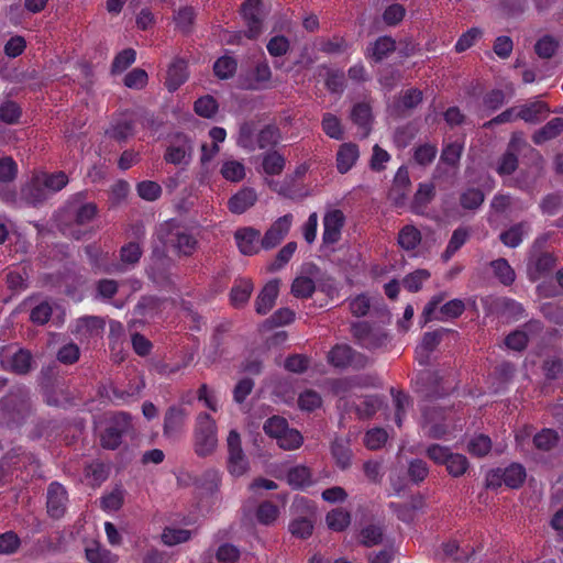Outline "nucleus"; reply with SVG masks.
Segmentation results:
<instances>
[{"instance_id": "obj_9", "label": "nucleus", "mask_w": 563, "mask_h": 563, "mask_svg": "<svg viewBox=\"0 0 563 563\" xmlns=\"http://www.w3.org/2000/svg\"><path fill=\"white\" fill-rule=\"evenodd\" d=\"M130 429V416L118 412L113 416L110 426L101 435V445L104 449L115 450L122 441V435Z\"/></svg>"}, {"instance_id": "obj_21", "label": "nucleus", "mask_w": 563, "mask_h": 563, "mask_svg": "<svg viewBox=\"0 0 563 563\" xmlns=\"http://www.w3.org/2000/svg\"><path fill=\"white\" fill-rule=\"evenodd\" d=\"M257 201V194L251 187H244L228 201L229 210L234 214H242Z\"/></svg>"}, {"instance_id": "obj_60", "label": "nucleus", "mask_w": 563, "mask_h": 563, "mask_svg": "<svg viewBox=\"0 0 563 563\" xmlns=\"http://www.w3.org/2000/svg\"><path fill=\"white\" fill-rule=\"evenodd\" d=\"M388 434L382 428L368 430L364 437V443L369 450L380 449L387 441Z\"/></svg>"}, {"instance_id": "obj_20", "label": "nucleus", "mask_w": 563, "mask_h": 563, "mask_svg": "<svg viewBox=\"0 0 563 563\" xmlns=\"http://www.w3.org/2000/svg\"><path fill=\"white\" fill-rule=\"evenodd\" d=\"M278 292L279 282L277 279L268 282L255 300L256 312L262 316L268 313L275 305Z\"/></svg>"}, {"instance_id": "obj_17", "label": "nucleus", "mask_w": 563, "mask_h": 563, "mask_svg": "<svg viewBox=\"0 0 563 563\" xmlns=\"http://www.w3.org/2000/svg\"><path fill=\"white\" fill-rule=\"evenodd\" d=\"M442 411L432 409L423 411L422 428L429 438L441 439L449 433V428L442 422Z\"/></svg>"}, {"instance_id": "obj_52", "label": "nucleus", "mask_w": 563, "mask_h": 563, "mask_svg": "<svg viewBox=\"0 0 563 563\" xmlns=\"http://www.w3.org/2000/svg\"><path fill=\"white\" fill-rule=\"evenodd\" d=\"M32 366V355L26 350H19L13 354L10 367L13 372L18 374H26Z\"/></svg>"}, {"instance_id": "obj_61", "label": "nucleus", "mask_w": 563, "mask_h": 563, "mask_svg": "<svg viewBox=\"0 0 563 563\" xmlns=\"http://www.w3.org/2000/svg\"><path fill=\"white\" fill-rule=\"evenodd\" d=\"M136 190L139 196L147 201H154L159 198L162 194L161 186L152 180H144L137 184Z\"/></svg>"}, {"instance_id": "obj_41", "label": "nucleus", "mask_w": 563, "mask_h": 563, "mask_svg": "<svg viewBox=\"0 0 563 563\" xmlns=\"http://www.w3.org/2000/svg\"><path fill=\"white\" fill-rule=\"evenodd\" d=\"M285 157L277 151L263 155L262 167L267 175H279L285 168Z\"/></svg>"}, {"instance_id": "obj_51", "label": "nucleus", "mask_w": 563, "mask_h": 563, "mask_svg": "<svg viewBox=\"0 0 563 563\" xmlns=\"http://www.w3.org/2000/svg\"><path fill=\"white\" fill-rule=\"evenodd\" d=\"M495 276L504 284L510 285L515 280V272L505 258H498L490 263Z\"/></svg>"}, {"instance_id": "obj_14", "label": "nucleus", "mask_w": 563, "mask_h": 563, "mask_svg": "<svg viewBox=\"0 0 563 563\" xmlns=\"http://www.w3.org/2000/svg\"><path fill=\"white\" fill-rule=\"evenodd\" d=\"M68 494L58 482H52L47 487V514L54 519L62 518L67 509Z\"/></svg>"}, {"instance_id": "obj_43", "label": "nucleus", "mask_w": 563, "mask_h": 563, "mask_svg": "<svg viewBox=\"0 0 563 563\" xmlns=\"http://www.w3.org/2000/svg\"><path fill=\"white\" fill-rule=\"evenodd\" d=\"M287 481L294 488L306 487L311 484V472L307 466H295L288 471Z\"/></svg>"}, {"instance_id": "obj_53", "label": "nucleus", "mask_w": 563, "mask_h": 563, "mask_svg": "<svg viewBox=\"0 0 563 563\" xmlns=\"http://www.w3.org/2000/svg\"><path fill=\"white\" fill-rule=\"evenodd\" d=\"M21 117V108L12 100H4L0 103V121L7 124H14Z\"/></svg>"}, {"instance_id": "obj_38", "label": "nucleus", "mask_w": 563, "mask_h": 563, "mask_svg": "<svg viewBox=\"0 0 563 563\" xmlns=\"http://www.w3.org/2000/svg\"><path fill=\"white\" fill-rule=\"evenodd\" d=\"M563 132V119L553 118L543 128L533 134V142L541 144L545 141L552 140Z\"/></svg>"}, {"instance_id": "obj_29", "label": "nucleus", "mask_w": 563, "mask_h": 563, "mask_svg": "<svg viewBox=\"0 0 563 563\" xmlns=\"http://www.w3.org/2000/svg\"><path fill=\"white\" fill-rule=\"evenodd\" d=\"M253 291V283L247 278H239L234 282V285L230 291L231 303L239 308L244 306Z\"/></svg>"}, {"instance_id": "obj_37", "label": "nucleus", "mask_w": 563, "mask_h": 563, "mask_svg": "<svg viewBox=\"0 0 563 563\" xmlns=\"http://www.w3.org/2000/svg\"><path fill=\"white\" fill-rule=\"evenodd\" d=\"M530 231V225L528 222H520L512 227H510L507 231L500 234V241L509 247H517L521 242L523 236Z\"/></svg>"}, {"instance_id": "obj_48", "label": "nucleus", "mask_w": 563, "mask_h": 563, "mask_svg": "<svg viewBox=\"0 0 563 563\" xmlns=\"http://www.w3.org/2000/svg\"><path fill=\"white\" fill-rule=\"evenodd\" d=\"M558 442L559 434L552 429H543L533 437L534 446L541 451H550Z\"/></svg>"}, {"instance_id": "obj_25", "label": "nucleus", "mask_w": 563, "mask_h": 563, "mask_svg": "<svg viewBox=\"0 0 563 563\" xmlns=\"http://www.w3.org/2000/svg\"><path fill=\"white\" fill-rule=\"evenodd\" d=\"M351 120L360 129L361 137H366L371 131L372 109L368 103H356L351 111Z\"/></svg>"}, {"instance_id": "obj_24", "label": "nucleus", "mask_w": 563, "mask_h": 563, "mask_svg": "<svg viewBox=\"0 0 563 563\" xmlns=\"http://www.w3.org/2000/svg\"><path fill=\"white\" fill-rule=\"evenodd\" d=\"M435 196V186L432 183H421L413 196L411 211L416 214H424L428 205Z\"/></svg>"}, {"instance_id": "obj_18", "label": "nucleus", "mask_w": 563, "mask_h": 563, "mask_svg": "<svg viewBox=\"0 0 563 563\" xmlns=\"http://www.w3.org/2000/svg\"><path fill=\"white\" fill-rule=\"evenodd\" d=\"M261 232L254 228L239 229L234 239L240 252L244 255H253L258 252Z\"/></svg>"}, {"instance_id": "obj_5", "label": "nucleus", "mask_w": 563, "mask_h": 563, "mask_svg": "<svg viewBox=\"0 0 563 563\" xmlns=\"http://www.w3.org/2000/svg\"><path fill=\"white\" fill-rule=\"evenodd\" d=\"M328 361L331 365L341 368L347 366L363 368L368 364V358L365 355L353 351L352 347L346 344L335 345L329 352Z\"/></svg>"}, {"instance_id": "obj_39", "label": "nucleus", "mask_w": 563, "mask_h": 563, "mask_svg": "<svg viewBox=\"0 0 563 563\" xmlns=\"http://www.w3.org/2000/svg\"><path fill=\"white\" fill-rule=\"evenodd\" d=\"M86 558L90 563H117L118 556L99 543L86 548Z\"/></svg>"}, {"instance_id": "obj_55", "label": "nucleus", "mask_w": 563, "mask_h": 563, "mask_svg": "<svg viewBox=\"0 0 563 563\" xmlns=\"http://www.w3.org/2000/svg\"><path fill=\"white\" fill-rule=\"evenodd\" d=\"M21 545L19 536L13 531H7L0 534V554H14Z\"/></svg>"}, {"instance_id": "obj_15", "label": "nucleus", "mask_w": 563, "mask_h": 563, "mask_svg": "<svg viewBox=\"0 0 563 563\" xmlns=\"http://www.w3.org/2000/svg\"><path fill=\"white\" fill-rule=\"evenodd\" d=\"M164 243L176 251L179 255L189 256L196 251L198 242L191 233L180 228H176L168 231L164 239Z\"/></svg>"}, {"instance_id": "obj_34", "label": "nucleus", "mask_w": 563, "mask_h": 563, "mask_svg": "<svg viewBox=\"0 0 563 563\" xmlns=\"http://www.w3.org/2000/svg\"><path fill=\"white\" fill-rule=\"evenodd\" d=\"M442 338V331H433L424 333L421 343L416 350L417 358L420 364L428 361L429 354L438 346Z\"/></svg>"}, {"instance_id": "obj_54", "label": "nucleus", "mask_w": 563, "mask_h": 563, "mask_svg": "<svg viewBox=\"0 0 563 563\" xmlns=\"http://www.w3.org/2000/svg\"><path fill=\"white\" fill-rule=\"evenodd\" d=\"M280 140L279 129L275 125H266L257 134V146L260 148H266L268 146L276 145Z\"/></svg>"}, {"instance_id": "obj_6", "label": "nucleus", "mask_w": 563, "mask_h": 563, "mask_svg": "<svg viewBox=\"0 0 563 563\" xmlns=\"http://www.w3.org/2000/svg\"><path fill=\"white\" fill-rule=\"evenodd\" d=\"M228 468L234 476L243 475L249 467L247 459L242 450L241 438L236 430H231L227 438Z\"/></svg>"}, {"instance_id": "obj_31", "label": "nucleus", "mask_w": 563, "mask_h": 563, "mask_svg": "<svg viewBox=\"0 0 563 563\" xmlns=\"http://www.w3.org/2000/svg\"><path fill=\"white\" fill-rule=\"evenodd\" d=\"M142 256V249L136 242H129L120 250L121 264L117 265L114 271H123L130 266H135Z\"/></svg>"}, {"instance_id": "obj_11", "label": "nucleus", "mask_w": 563, "mask_h": 563, "mask_svg": "<svg viewBox=\"0 0 563 563\" xmlns=\"http://www.w3.org/2000/svg\"><path fill=\"white\" fill-rule=\"evenodd\" d=\"M294 217L291 213L276 219L264 233L261 240V247L264 250H272L276 247L288 234L292 225Z\"/></svg>"}, {"instance_id": "obj_16", "label": "nucleus", "mask_w": 563, "mask_h": 563, "mask_svg": "<svg viewBox=\"0 0 563 563\" xmlns=\"http://www.w3.org/2000/svg\"><path fill=\"white\" fill-rule=\"evenodd\" d=\"M410 177L408 169L404 166L399 167L393 180V185L388 192L389 200L396 207L405 206L410 190Z\"/></svg>"}, {"instance_id": "obj_46", "label": "nucleus", "mask_w": 563, "mask_h": 563, "mask_svg": "<svg viewBox=\"0 0 563 563\" xmlns=\"http://www.w3.org/2000/svg\"><path fill=\"white\" fill-rule=\"evenodd\" d=\"M296 250L297 243L288 242L278 251L275 260L268 264L267 271L273 273L283 268L290 261Z\"/></svg>"}, {"instance_id": "obj_22", "label": "nucleus", "mask_w": 563, "mask_h": 563, "mask_svg": "<svg viewBox=\"0 0 563 563\" xmlns=\"http://www.w3.org/2000/svg\"><path fill=\"white\" fill-rule=\"evenodd\" d=\"M360 157L358 146L352 142L343 143L336 153V169L340 174H346L356 164Z\"/></svg>"}, {"instance_id": "obj_64", "label": "nucleus", "mask_w": 563, "mask_h": 563, "mask_svg": "<svg viewBox=\"0 0 563 563\" xmlns=\"http://www.w3.org/2000/svg\"><path fill=\"white\" fill-rule=\"evenodd\" d=\"M213 70L214 74L221 79L230 78L236 70V62L231 57H220L214 63Z\"/></svg>"}, {"instance_id": "obj_62", "label": "nucleus", "mask_w": 563, "mask_h": 563, "mask_svg": "<svg viewBox=\"0 0 563 563\" xmlns=\"http://www.w3.org/2000/svg\"><path fill=\"white\" fill-rule=\"evenodd\" d=\"M190 539V531L179 528H166L162 540L167 545H176Z\"/></svg>"}, {"instance_id": "obj_44", "label": "nucleus", "mask_w": 563, "mask_h": 563, "mask_svg": "<svg viewBox=\"0 0 563 563\" xmlns=\"http://www.w3.org/2000/svg\"><path fill=\"white\" fill-rule=\"evenodd\" d=\"M321 126L323 132L331 139L342 140L344 137V131L340 119L330 112L323 114Z\"/></svg>"}, {"instance_id": "obj_30", "label": "nucleus", "mask_w": 563, "mask_h": 563, "mask_svg": "<svg viewBox=\"0 0 563 563\" xmlns=\"http://www.w3.org/2000/svg\"><path fill=\"white\" fill-rule=\"evenodd\" d=\"M111 139L123 142L134 133V121L131 117H123L115 120L106 132Z\"/></svg>"}, {"instance_id": "obj_27", "label": "nucleus", "mask_w": 563, "mask_h": 563, "mask_svg": "<svg viewBox=\"0 0 563 563\" xmlns=\"http://www.w3.org/2000/svg\"><path fill=\"white\" fill-rule=\"evenodd\" d=\"M186 416L183 408L170 407L165 413L164 434L168 438L177 434L185 423Z\"/></svg>"}, {"instance_id": "obj_3", "label": "nucleus", "mask_w": 563, "mask_h": 563, "mask_svg": "<svg viewBox=\"0 0 563 563\" xmlns=\"http://www.w3.org/2000/svg\"><path fill=\"white\" fill-rule=\"evenodd\" d=\"M218 445L217 424L208 413H199L195 428V452L199 456L210 455Z\"/></svg>"}, {"instance_id": "obj_28", "label": "nucleus", "mask_w": 563, "mask_h": 563, "mask_svg": "<svg viewBox=\"0 0 563 563\" xmlns=\"http://www.w3.org/2000/svg\"><path fill=\"white\" fill-rule=\"evenodd\" d=\"M187 78V64L183 59H176L167 70L166 86L169 91H175L186 81Z\"/></svg>"}, {"instance_id": "obj_7", "label": "nucleus", "mask_w": 563, "mask_h": 563, "mask_svg": "<svg viewBox=\"0 0 563 563\" xmlns=\"http://www.w3.org/2000/svg\"><path fill=\"white\" fill-rule=\"evenodd\" d=\"M526 476L525 467L521 464L512 463L504 470L498 468L488 474L487 486H499L503 481L506 486L510 488H518L523 484Z\"/></svg>"}, {"instance_id": "obj_12", "label": "nucleus", "mask_w": 563, "mask_h": 563, "mask_svg": "<svg viewBox=\"0 0 563 563\" xmlns=\"http://www.w3.org/2000/svg\"><path fill=\"white\" fill-rule=\"evenodd\" d=\"M344 224L345 216L342 210L336 208L327 209L323 216V243L330 245L339 242Z\"/></svg>"}, {"instance_id": "obj_42", "label": "nucleus", "mask_w": 563, "mask_h": 563, "mask_svg": "<svg viewBox=\"0 0 563 563\" xmlns=\"http://www.w3.org/2000/svg\"><path fill=\"white\" fill-rule=\"evenodd\" d=\"M421 242V233L413 225H405L398 234L399 245L407 251L416 249Z\"/></svg>"}, {"instance_id": "obj_47", "label": "nucleus", "mask_w": 563, "mask_h": 563, "mask_svg": "<svg viewBox=\"0 0 563 563\" xmlns=\"http://www.w3.org/2000/svg\"><path fill=\"white\" fill-rule=\"evenodd\" d=\"M316 290L314 282L307 276H298L291 284V294L296 298H309Z\"/></svg>"}, {"instance_id": "obj_58", "label": "nucleus", "mask_w": 563, "mask_h": 563, "mask_svg": "<svg viewBox=\"0 0 563 563\" xmlns=\"http://www.w3.org/2000/svg\"><path fill=\"white\" fill-rule=\"evenodd\" d=\"M195 111L203 118H212L218 111V103L211 96H203L195 102Z\"/></svg>"}, {"instance_id": "obj_19", "label": "nucleus", "mask_w": 563, "mask_h": 563, "mask_svg": "<svg viewBox=\"0 0 563 563\" xmlns=\"http://www.w3.org/2000/svg\"><path fill=\"white\" fill-rule=\"evenodd\" d=\"M550 112L549 106L540 100H533L518 107L516 118L527 123H538L543 120Z\"/></svg>"}, {"instance_id": "obj_56", "label": "nucleus", "mask_w": 563, "mask_h": 563, "mask_svg": "<svg viewBox=\"0 0 563 563\" xmlns=\"http://www.w3.org/2000/svg\"><path fill=\"white\" fill-rule=\"evenodd\" d=\"M429 277L430 273L427 269H417L404 278L402 285L409 291H418Z\"/></svg>"}, {"instance_id": "obj_40", "label": "nucleus", "mask_w": 563, "mask_h": 563, "mask_svg": "<svg viewBox=\"0 0 563 563\" xmlns=\"http://www.w3.org/2000/svg\"><path fill=\"white\" fill-rule=\"evenodd\" d=\"M468 236V230L465 228L461 227L454 230L446 249L442 254L443 261H449L466 243Z\"/></svg>"}, {"instance_id": "obj_45", "label": "nucleus", "mask_w": 563, "mask_h": 563, "mask_svg": "<svg viewBox=\"0 0 563 563\" xmlns=\"http://www.w3.org/2000/svg\"><path fill=\"white\" fill-rule=\"evenodd\" d=\"M288 428L289 426L287 420L279 416H273L268 418L263 426L265 433L268 437L275 439L277 442Z\"/></svg>"}, {"instance_id": "obj_10", "label": "nucleus", "mask_w": 563, "mask_h": 563, "mask_svg": "<svg viewBox=\"0 0 563 563\" xmlns=\"http://www.w3.org/2000/svg\"><path fill=\"white\" fill-rule=\"evenodd\" d=\"M352 334L358 344L365 349L374 350L385 344L387 335L380 329H374L366 322L352 324Z\"/></svg>"}, {"instance_id": "obj_57", "label": "nucleus", "mask_w": 563, "mask_h": 563, "mask_svg": "<svg viewBox=\"0 0 563 563\" xmlns=\"http://www.w3.org/2000/svg\"><path fill=\"white\" fill-rule=\"evenodd\" d=\"M361 543L365 547H373L383 541V529L376 525H368L360 533Z\"/></svg>"}, {"instance_id": "obj_4", "label": "nucleus", "mask_w": 563, "mask_h": 563, "mask_svg": "<svg viewBox=\"0 0 563 563\" xmlns=\"http://www.w3.org/2000/svg\"><path fill=\"white\" fill-rule=\"evenodd\" d=\"M533 151L519 133H514L506 152L501 155L496 166V172L501 175H511L518 167V154L523 150Z\"/></svg>"}, {"instance_id": "obj_1", "label": "nucleus", "mask_w": 563, "mask_h": 563, "mask_svg": "<svg viewBox=\"0 0 563 563\" xmlns=\"http://www.w3.org/2000/svg\"><path fill=\"white\" fill-rule=\"evenodd\" d=\"M97 216V206L92 202H69L60 218V230L65 235L80 240L88 231L86 225Z\"/></svg>"}, {"instance_id": "obj_63", "label": "nucleus", "mask_w": 563, "mask_h": 563, "mask_svg": "<svg viewBox=\"0 0 563 563\" xmlns=\"http://www.w3.org/2000/svg\"><path fill=\"white\" fill-rule=\"evenodd\" d=\"M302 441L303 438L298 430L288 428L277 444L284 450H296L302 444Z\"/></svg>"}, {"instance_id": "obj_8", "label": "nucleus", "mask_w": 563, "mask_h": 563, "mask_svg": "<svg viewBox=\"0 0 563 563\" xmlns=\"http://www.w3.org/2000/svg\"><path fill=\"white\" fill-rule=\"evenodd\" d=\"M192 145L188 136L184 134L175 135L167 146L164 159L173 165H188L191 159Z\"/></svg>"}, {"instance_id": "obj_26", "label": "nucleus", "mask_w": 563, "mask_h": 563, "mask_svg": "<svg viewBox=\"0 0 563 563\" xmlns=\"http://www.w3.org/2000/svg\"><path fill=\"white\" fill-rule=\"evenodd\" d=\"M331 453L340 468L345 470L351 465L352 451L347 438H335L331 444Z\"/></svg>"}, {"instance_id": "obj_50", "label": "nucleus", "mask_w": 563, "mask_h": 563, "mask_svg": "<svg viewBox=\"0 0 563 563\" xmlns=\"http://www.w3.org/2000/svg\"><path fill=\"white\" fill-rule=\"evenodd\" d=\"M350 514L342 508L333 509L327 515V523L329 528L334 531L344 530L350 525Z\"/></svg>"}, {"instance_id": "obj_32", "label": "nucleus", "mask_w": 563, "mask_h": 563, "mask_svg": "<svg viewBox=\"0 0 563 563\" xmlns=\"http://www.w3.org/2000/svg\"><path fill=\"white\" fill-rule=\"evenodd\" d=\"M396 48V42L390 36L378 37L367 49V55L375 62H380Z\"/></svg>"}, {"instance_id": "obj_33", "label": "nucleus", "mask_w": 563, "mask_h": 563, "mask_svg": "<svg viewBox=\"0 0 563 563\" xmlns=\"http://www.w3.org/2000/svg\"><path fill=\"white\" fill-rule=\"evenodd\" d=\"M272 78V70L267 62H261L256 65L254 71L252 73V78L247 84H245V88L257 90L264 89L268 87V82Z\"/></svg>"}, {"instance_id": "obj_13", "label": "nucleus", "mask_w": 563, "mask_h": 563, "mask_svg": "<svg viewBox=\"0 0 563 563\" xmlns=\"http://www.w3.org/2000/svg\"><path fill=\"white\" fill-rule=\"evenodd\" d=\"M242 15L246 24L245 36L254 40L263 31V11L260 0H246L242 5Z\"/></svg>"}, {"instance_id": "obj_36", "label": "nucleus", "mask_w": 563, "mask_h": 563, "mask_svg": "<svg viewBox=\"0 0 563 563\" xmlns=\"http://www.w3.org/2000/svg\"><path fill=\"white\" fill-rule=\"evenodd\" d=\"M220 174L228 181L240 183L245 178L246 170L242 162L236 159H225L221 165Z\"/></svg>"}, {"instance_id": "obj_2", "label": "nucleus", "mask_w": 563, "mask_h": 563, "mask_svg": "<svg viewBox=\"0 0 563 563\" xmlns=\"http://www.w3.org/2000/svg\"><path fill=\"white\" fill-rule=\"evenodd\" d=\"M67 184L68 177L64 172L41 174L32 180L25 190V196L31 203L37 205L62 190Z\"/></svg>"}, {"instance_id": "obj_59", "label": "nucleus", "mask_w": 563, "mask_h": 563, "mask_svg": "<svg viewBox=\"0 0 563 563\" xmlns=\"http://www.w3.org/2000/svg\"><path fill=\"white\" fill-rule=\"evenodd\" d=\"M492 449V441L487 435L479 434L474 437L467 445V450L471 454L476 456L486 455Z\"/></svg>"}, {"instance_id": "obj_49", "label": "nucleus", "mask_w": 563, "mask_h": 563, "mask_svg": "<svg viewBox=\"0 0 563 563\" xmlns=\"http://www.w3.org/2000/svg\"><path fill=\"white\" fill-rule=\"evenodd\" d=\"M448 473L453 477L463 476L468 468V461L465 455L451 453L445 464Z\"/></svg>"}, {"instance_id": "obj_35", "label": "nucleus", "mask_w": 563, "mask_h": 563, "mask_svg": "<svg viewBox=\"0 0 563 563\" xmlns=\"http://www.w3.org/2000/svg\"><path fill=\"white\" fill-rule=\"evenodd\" d=\"M103 325V321L98 317H84L77 320L75 332L82 338H91L99 335Z\"/></svg>"}, {"instance_id": "obj_23", "label": "nucleus", "mask_w": 563, "mask_h": 563, "mask_svg": "<svg viewBox=\"0 0 563 563\" xmlns=\"http://www.w3.org/2000/svg\"><path fill=\"white\" fill-rule=\"evenodd\" d=\"M555 257L550 253L533 254L528 263L530 279L537 280L544 274L551 272L555 266Z\"/></svg>"}]
</instances>
